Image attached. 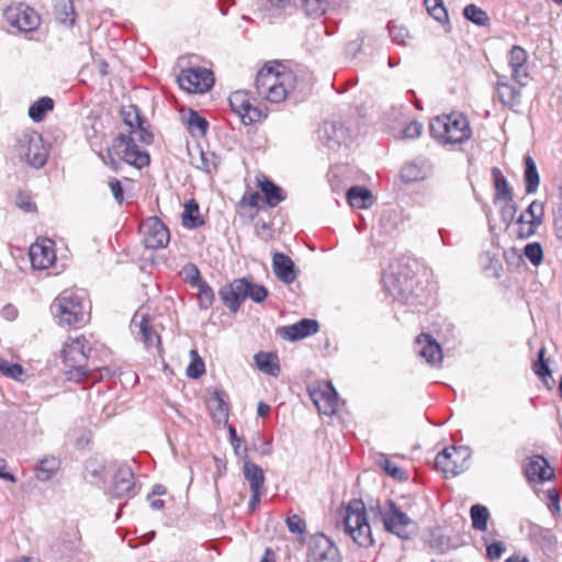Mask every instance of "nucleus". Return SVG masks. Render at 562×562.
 Wrapping results in <instances>:
<instances>
[{"label": "nucleus", "instance_id": "1", "mask_svg": "<svg viewBox=\"0 0 562 562\" xmlns=\"http://www.w3.org/2000/svg\"><path fill=\"white\" fill-rule=\"evenodd\" d=\"M258 95L271 103H280L292 94H305L306 83L282 65L263 67L256 77Z\"/></svg>", "mask_w": 562, "mask_h": 562}, {"label": "nucleus", "instance_id": "2", "mask_svg": "<svg viewBox=\"0 0 562 562\" xmlns=\"http://www.w3.org/2000/svg\"><path fill=\"white\" fill-rule=\"evenodd\" d=\"M382 283L389 295L396 301L414 308L425 304L424 296L415 290L417 282L414 270L404 259L390 263L383 273Z\"/></svg>", "mask_w": 562, "mask_h": 562}, {"label": "nucleus", "instance_id": "3", "mask_svg": "<svg viewBox=\"0 0 562 562\" xmlns=\"http://www.w3.org/2000/svg\"><path fill=\"white\" fill-rule=\"evenodd\" d=\"M89 303L82 291L65 290L52 303L50 310L60 325H82L88 321Z\"/></svg>", "mask_w": 562, "mask_h": 562}, {"label": "nucleus", "instance_id": "4", "mask_svg": "<svg viewBox=\"0 0 562 562\" xmlns=\"http://www.w3.org/2000/svg\"><path fill=\"white\" fill-rule=\"evenodd\" d=\"M429 128L432 137L443 145L462 144L472 135L468 117L458 112L436 116Z\"/></svg>", "mask_w": 562, "mask_h": 562}, {"label": "nucleus", "instance_id": "5", "mask_svg": "<svg viewBox=\"0 0 562 562\" xmlns=\"http://www.w3.org/2000/svg\"><path fill=\"white\" fill-rule=\"evenodd\" d=\"M91 349L92 344L85 335L69 337L66 340L61 353L68 380L80 381L88 375L87 366Z\"/></svg>", "mask_w": 562, "mask_h": 562}, {"label": "nucleus", "instance_id": "6", "mask_svg": "<svg viewBox=\"0 0 562 562\" xmlns=\"http://www.w3.org/2000/svg\"><path fill=\"white\" fill-rule=\"evenodd\" d=\"M344 531L355 543L362 548L374 544L371 526L368 522L366 506L362 501H351L345 510Z\"/></svg>", "mask_w": 562, "mask_h": 562}, {"label": "nucleus", "instance_id": "7", "mask_svg": "<svg viewBox=\"0 0 562 562\" xmlns=\"http://www.w3.org/2000/svg\"><path fill=\"white\" fill-rule=\"evenodd\" d=\"M370 512L374 521H380L383 529L401 539L409 538L408 528L413 520L404 513L393 499H386L383 504L371 506Z\"/></svg>", "mask_w": 562, "mask_h": 562}, {"label": "nucleus", "instance_id": "8", "mask_svg": "<svg viewBox=\"0 0 562 562\" xmlns=\"http://www.w3.org/2000/svg\"><path fill=\"white\" fill-rule=\"evenodd\" d=\"M14 148L18 157L33 168H42L48 159V146L35 131L29 130L18 134Z\"/></svg>", "mask_w": 562, "mask_h": 562}, {"label": "nucleus", "instance_id": "9", "mask_svg": "<svg viewBox=\"0 0 562 562\" xmlns=\"http://www.w3.org/2000/svg\"><path fill=\"white\" fill-rule=\"evenodd\" d=\"M113 155L137 168H143L149 164V155L138 148L133 136L123 133L115 137L112 149H108L112 166L115 165Z\"/></svg>", "mask_w": 562, "mask_h": 562}, {"label": "nucleus", "instance_id": "10", "mask_svg": "<svg viewBox=\"0 0 562 562\" xmlns=\"http://www.w3.org/2000/svg\"><path fill=\"white\" fill-rule=\"evenodd\" d=\"M470 451L464 447L445 448L436 456L435 468L443 473L446 477L456 476L468 469Z\"/></svg>", "mask_w": 562, "mask_h": 562}, {"label": "nucleus", "instance_id": "11", "mask_svg": "<svg viewBox=\"0 0 562 562\" xmlns=\"http://www.w3.org/2000/svg\"><path fill=\"white\" fill-rule=\"evenodd\" d=\"M178 83L181 89L189 93H203L213 87L214 76L206 68L191 67L180 72Z\"/></svg>", "mask_w": 562, "mask_h": 562}, {"label": "nucleus", "instance_id": "12", "mask_svg": "<svg viewBox=\"0 0 562 562\" xmlns=\"http://www.w3.org/2000/svg\"><path fill=\"white\" fill-rule=\"evenodd\" d=\"M307 562H341L340 553L324 533L313 535L307 542Z\"/></svg>", "mask_w": 562, "mask_h": 562}, {"label": "nucleus", "instance_id": "13", "mask_svg": "<svg viewBox=\"0 0 562 562\" xmlns=\"http://www.w3.org/2000/svg\"><path fill=\"white\" fill-rule=\"evenodd\" d=\"M131 328L147 350L155 348L160 351V336L157 331L155 319L151 316L142 312L135 313L131 322Z\"/></svg>", "mask_w": 562, "mask_h": 562}, {"label": "nucleus", "instance_id": "14", "mask_svg": "<svg viewBox=\"0 0 562 562\" xmlns=\"http://www.w3.org/2000/svg\"><path fill=\"white\" fill-rule=\"evenodd\" d=\"M143 241L146 248L161 249L167 247L170 233L167 226L156 216L149 217L140 224Z\"/></svg>", "mask_w": 562, "mask_h": 562}, {"label": "nucleus", "instance_id": "15", "mask_svg": "<svg viewBox=\"0 0 562 562\" xmlns=\"http://www.w3.org/2000/svg\"><path fill=\"white\" fill-rule=\"evenodd\" d=\"M232 111L236 113L245 125L259 122L267 116L260 109L254 106L247 91L238 90L233 92L229 98Z\"/></svg>", "mask_w": 562, "mask_h": 562}, {"label": "nucleus", "instance_id": "16", "mask_svg": "<svg viewBox=\"0 0 562 562\" xmlns=\"http://www.w3.org/2000/svg\"><path fill=\"white\" fill-rule=\"evenodd\" d=\"M4 16L11 26L16 27L21 32L35 31L41 23L40 15L34 9L22 3L9 7L4 12Z\"/></svg>", "mask_w": 562, "mask_h": 562}, {"label": "nucleus", "instance_id": "17", "mask_svg": "<svg viewBox=\"0 0 562 562\" xmlns=\"http://www.w3.org/2000/svg\"><path fill=\"white\" fill-rule=\"evenodd\" d=\"M310 397L321 414L331 416L339 407V397L333 384L327 382L310 389Z\"/></svg>", "mask_w": 562, "mask_h": 562}, {"label": "nucleus", "instance_id": "18", "mask_svg": "<svg viewBox=\"0 0 562 562\" xmlns=\"http://www.w3.org/2000/svg\"><path fill=\"white\" fill-rule=\"evenodd\" d=\"M318 138L329 149L339 148L350 142L349 130L340 122L325 121L318 128Z\"/></svg>", "mask_w": 562, "mask_h": 562}, {"label": "nucleus", "instance_id": "19", "mask_svg": "<svg viewBox=\"0 0 562 562\" xmlns=\"http://www.w3.org/2000/svg\"><path fill=\"white\" fill-rule=\"evenodd\" d=\"M507 58L512 70V79L519 87L527 86L529 80L527 50L519 45H514L508 52Z\"/></svg>", "mask_w": 562, "mask_h": 562}, {"label": "nucleus", "instance_id": "20", "mask_svg": "<svg viewBox=\"0 0 562 562\" xmlns=\"http://www.w3.org/2000/svg\"><path fill=\"white\" fill-rule=\"evenodd\" d=\"M30 259L35 269L49 268L56 260L53 240L46 238L34 243L30 247Z\"/></svg>", "mask_w": 562, "mask_h": 562}, {"label": "nucleus", "instance_id": "21", "mask_svg": "<svg viewBox=\"0 0 562 562\" xmlns=\"http://www.w3.org/2000/svg\"><path fill=\"white\" fill-rule=\"evenodd\" d=\"M524 473L530 483H543L554 476L548 461L541 456L530 457L524 464Z\"/></svg>", "mask_w": 562, "mask_h": 562}, {"label": "nucleus", "instance_id": "22", "mask_svg": "<svg viewBox=\"0 0 562 562\" xmlns=\"http://www.w3.org/2000/svg\"><path fill=\"white\" fill-rule=\"evenodd\" d=\"M134 486L135 482L132 469L126 464H121L113 476V482L109 487V494L116 498L130 496L133 494Z\"/></svg>", "mask_w": 562, "mask_h": 562}, {"label": "nucleus", "instance_id": "23", "mask_svg": "<svg viewBox=\"0 0 562 562\" xmlns=\"http://www.w3.org/2000/svg\"><path fill=\"white\" fill-rule=\"evenodd\" d=\"M496 92L503 105L510 110H515L521 103V90L510 83L505 75H496Z\"/></svg>", "mask_w": 562, "mask_h": 562}, {"label": "nucleus", "instance_id": "24", "mask_svg": "<svg viewBox=\"0 0 562 562\" xmlns=\"http://www.w3.org/2000/svg\"><path fill=\"white\" fill-rule=\"evenodd\" d=\"M415 351L431 366H435L442 360V350L440 345L428 334H420L416 338Z\"/></svg>", "mask_w": 562, "mask_h": 562}, {"label": "nucleus", "instance_id": "25", "mask_svg": "<svg viewBox=\"0 0 562 562\" xmlns=\"http://www.w3.org/2000/svg\"><path fill=\"white\" fill-rule=\"evenodd\" d=\"M243 285V279H236L232 283L222 286L218 291L221 301L232 313H236L246 300Z\"/></svg>", "mask_w": 562, "mask_h": 562}, {"label": "nucleus", "instance_id": "26", "mask_svg": "<svg viewBox=\"0 0 562 562\" xmlns=\"http://www.w3.org/2000/svg\"><path fill=\"white\" fill-rule=\"evenodd\" d=\"M272 270L277 279L285 284L293 283L297 278L294 261L289 256L279 251L273 254Z\"/></svg>", "mask_w": 562, "mask_h": 562}, {"label": "nucleus", "instance_id": "27", "mask_svg": "<svg viewBox=\"0 0 562 562\" xmlns=\"http://www.w3.org/2000/svg\"><path fill=\"white\" fill-rule=\"evenodd\" d=\"M318 329L319 325L317 321L303 318L295 324L281 327L279 331L283 338L294 341L316 334Z\"/></svg>", "mask_w": 562, "mask_h": 562}, {"label": "nucleus", "instance_id": "28", "mask_svg": "<svg viewBox=\"0 0 562 562\" xmlns=\"http://www.w3.org/2000/svg\"><path fill=\"white\" fill-rule=\"evenodd\" d=\"M190 164L206 173H212L216 170L220 159L209 150H204L201 146L195 145L189 148Z\"/></svg>", "mask_w": 562, "mask_h": 562}, {"label": "nucleus", "instance_id": "29", "mask_svg": "<svg viewBox=\"0 0 562 562\" xmlns=\"http://www.w3.org/2000/svg\"><path fill=\"white\" fill-rule=\"evenodd\" d=\"M431 172V167L426 160H414L405 164L401 170V177L405 182H415L426 179Z\"/></svg>", "mask_w": 562, "mask_h": 562}, {"label": "nucleus", "instance_id": "30", "mask_svg": "<svg viewBox=\"0 0 562 562\" xmlns=\"http://www.w3.org/2000/svg\"><path fill=\"white\" fill-rule=\"evenodd\" d=\"M243 473L249 483L250 492L262 491L265 483L263 470L250 461L248 458L244 461Z\"/></svg>", "mask_w": 562, "mask_h": 562}, {"label": "nucleus", "instance_id": "31", "mask_svg": "<svg viewBox=\"0 0 562 562\" xmlns=\"http://www.w3.org/2000/svg\"><path fill=\"white\" fill-rule=\"evenodd\" d=\"M347 200L352 207L368 209L373 204L371 191L364 187L355 186L347 191Z\"/></svg>", "mask_w": 562, "mask_h": 562}, {"label": "nucleus", "instance_id": "32", "mask_svg": "<svg viewBox=\"0 0 562 562\" xmlns=\"http://www.w3.org/2000/svg\"><path fill=\"white\" fill-rule=\"evenodd\" d=\"M255 361L260 371L271 376L280 373L279 359L276 353L260 351L255 356Z\"/></svg>", "mask_w": 562, "mask_h": 562}, {"label": "nucleus", "instance_id": "33", "mask_svg": "<svg viewBox=\"0 0 562 562\" xmlns=\"http://www.w3.org/2000/svg\"><path fill=\"white\" fill-rule=\"evenodd\" d=\"M525 189L528 194L535 193L540 183L537 166L530 156H525Z\"/></svg>", "mask_w": 562, "mask_h": 562}, {"label": "nucleus", "instance_id": "34", "mask_svg": "<svg viewBox=\"0 0 562 562\" xmlns=\"http://www.w3.org/2000/svg\"><path fill=\"white\" fill-rule=\"evenodd\" d=\"M59 468L60 461L57 458L46 457L38 462L35 469L36 477L43 482L48 481L57 473Z\"/></svg>", "mask_w": 562, "mask_h": 562}, {"label": "nucleus", "instance_id": "35", "mask_svg": "<svg viewBox=\"0 0 562 562\" xmlns=\"http://www.w3.org/2000/svg\"><path fill=\"white\" fill-rule=\"evenodd\" d=\"M290 5V0H259L258 9L262 12L263 18L270 22L273 18L281 15L282 11Z\"/></svg>", "mask_w": 562, "mask_h": 562}, {"label": "nucleus", "instance_id": "36", "mask_svg": "<svg viewBox=\"0 0 562 562\" xmlns=\"http://www.w3.org/2000/svg\"><path fill=\"white\" fill-rule=\"evenodd\" d=\"M259 187L265 194L267 204L271 207L277 206L285 199L282 189L268 179L259 181Z\"/></svg>", "mask_w": 562, "mask_h": 562}, {"label": "nucleus", "instance_id": "37", "mask_svg": "<svg viewBox=\"0 0 562 562\" xmlns=\"http://www.w3.org/2000/svg\"><path fill=\"white\" fill-rule=\"evenodd\" d=\"M182 223L188 228H198L203 225L199 205L194 200H190L186 203L184 211L182 213Z\"/></svg>", "mask_w": 562, "mask_h": 562}, {"label": "nucleus", "instance_id": "38", "mask_svg": "<svg viewBox=\"0 0 562 562\" xmlns=\"http://www.w3.org/2000/svg\"><path fill=\"white\" fill-rule=\"evenodd\" d=\"M55 14L63 24L74 25L75 7L72 0H55Z\"/></svg>", "mask_w": 562, "mask_h": 562}, {"label": "nucleus", "instance_id": "39", "mask_svg": "<svg viewBox=\"0 0 562 562\" xmlns=\"http://www.w3.org/2000/svg\"><path fill=\"white\" fill-rule=\"evenodd\" d=\"M54 109V101L49 97H42L29 108V116L34 122H41L45 114Z\"/></svg>", "mask_w": 562, "mask_h": 562}, {"label": "nucleus", "instance_id": "40", "mask_svg": "<svg viewBox=\"0 0 562 562\" xmlns=\"http://www.w3.org/2000/svg\"><path fill=\"white\" fill-rule=\"evenodd\" d=\"M243 279V290L245 292V299H250L256 303H260L266 300L268 296V290L260 284L254 283L251 280L241 278Z\"/></svg>", "mask_w": 562, "mask_h": 562}, {"label": "nucleus", "instance_id": "41", "mask_svg": "<svg viewBox=\"0 0 562 562\" xmlns=\"http://www.w3.org/2000/svg\"><path fill=\"white\" fill-rule=\"evenodd\" d=\"M494 182H495V200L512 201L513 193L508 186L506 178L501 173L498 168L493 169Z\"/></svg>", "mask_w": 562, "mask_h": 562}, {"label": "nucleus", "instance_id": "42", "mask_svg": "<svg viewBox=\"0 0 562 562\" xmlns=\"http://www.w3.org/2000/svg\"><path fill=\"white\" fill-rule=\"evenodd\" d=\"M472 527L480 531L487 529V520L490 518L488 509L480 504H475L470 509Z\"/></svg>", "mask_w": 562, "mask_h": 562}, {"label": "nucleus", "instance_id": "43", "mask_svg": "<svg viewBox=\"0 0 562 562\" xmlns=\"http://www.w3.org/2000/svg\"><path fill=\"white\" fill-rule=\"evenodd\" d=\"M427 12L441 24L448 23V11L442 0H424Z\"/></svg>", "mask_w": 562, "mask_h": 562}, {"label": "nucleus", "instance_id": "44", "mask_svg": "<svg viewBox=\"0 0 562 562\" xmlns=\"http://www.w3.org/2000/svg\"><path fill=\"white\" fill-rule=\"evenodd\" d=\"M186 122L189 131L192 134H199L201 136L205 135L209 123L196 111L190 110L188 116L186 117Z\"/></svg>", "mask_w": 562, "mask_h": 562}, {"label": "nucleus", "instance_id": "45", "mask_svg": "<svg viewBox=\"0 0 562 562\" xmlns=\"http://www.w3.org/2000/svg\"><path fill=\"white\" fill-rule=\"evenodd\" d=\"M463 15L479 26H485L490 22L487 13L475 4L465 5Z\"/></svg>", "mask_w": 562, "mask_h": 562}, {"label": "nucleus", "instance_id": "46", "mask_svg": "<svg viewBox=\"0 0 562 562\" xmlns=\"http://www.w3.org/2000/svg\"><path fill=\"white\" fill-rule=\"evenodd\" d=\"M134 119L137 126L134 130H130V134L127 135L133 136L135 143L139 142L145 145L150 144L153 142V134L144 127L145 122L139 117L138 113L134 114Z\"/></svg>", "mask_w": 562, "mask_h": 562}, {"label": "nucleus", "instance_id": "47", "mask_svg": "<svg viewBox=\"0 0 562 562\" xmlns=\"http://www.w3.org/2000/svg\"><path fill=\"white\" fill-rule=\"evenodd\" d=\"M328 0H304L303 8L305 13L312 18H319L328 10Z\"/></svg>", "mask_w": 562, "mask_h": 562}, {"label": "nucleus", "instance_id": "48", "mask_svg": "<svg viewBox=\"0 0 562 562\" xmlns=\"http://www.w3.org/2000/svg\"><path fill=\"white\" fill-rule=\"evenodd\" d=\"M190 358L191 361L187 368V375L198 379L205 372L204 362L195 349L190 350Z\"/></svg>", "mask_w": 562, "mask_h": 562}, {"label": "nucleus", "instance_id": "49", "mask_svg": "<svg viewBox=\"0 0 562 562\" xmlns=\"http://www.w3.org/2000/svg\"><path fill=\"white\" fill-rule=\"evenodd\" d=\"M180 277L184 282L189 283L193 288H196L204 282L201 279L200 270L193 263L186 265L180 271Z\"/></svg>", "mask_w": 562, "mask_h": 562}, {"label": "nucleus", "instance_id": "50", "mask_svg": "<svg viewBox=\"0 0 562 562\" xmlns=\"http://www.w3.org/2000/svg\"><path fill=\"white\" fill-rule=\"evenodd\" d=\"M379 464L390 476H392L396 480H400V481L407 480L406 472L403 469H401L400 467H397L390 459H387L386 456H381V458L379 460Z\"/></svg>", "mask_w": 562, "mask_h": 562}, {"label": "nucleus", "instance_id": "51", "mask_svg": "<svg viewBox=\"0 0 562 562\" xmlns=\"http://www.w3.org/2000/svg\"><path fill=\"white\" fill-rule=\"evenodd\" d=\"M525 257L535 266L538 267L543 260V249L540 243H529L524 248Z\"/></svg>", "mask_w": 562, "mask_h": 562}, {"label": "nucleus", "instance_id": "52", "mask_svg": "<svg viewBox=\"0 0 562 562\" xmlns=\"http://www.w3.org/2000/svg\"><path fill=\"white\" fill-rule=\"evenodd\" d=\"M387 27L393 43L402 46L408 45V40L411 38V36L405 26L389 23Z\"/></svg>", "mask_w": 562, "mask_h": 562}, {"label": "nucleus", "instance_id": "53", "mask_svg": "<svg viewBox=\"0 0 562 562\" xmlns=\"http://www.w3.org/2000/svg\"><path fill=\"white\" fill-rule=\"evenodd\" d=\"M196 289L199 290L198 301L200 308H210L215 299L212 288L204 281L199 286H196Z\"/></svg>", "mask_w": 562, "mask_h": 562}, {"label": "nucleus", "instance_id": "54", "mask_svg": "<svg viewBox=\"0 0 562 562\" xmlns=\"http://www.w3.org/2000/svg\"><path fill=\"white\" fill-rule=\"evenodd\" d=\"M525 213L530 217L528 222L533 223V225L540 226L543 223L544 206L542 202H539L538 200L532 201Z\"/></svg>", "mask_w": 562, "mask_h": 562}, {"label": "nucleus", "instance_id": "55", "mask_svg": "<svg viewBox=\"0 0 562 562\" xmlns=\"http://www.w3.org/2000/svg\"><path fill=\"white\" fill-rule=\"evenodd\" d=\"M544 353L546 349L543 347L540 348L538 351V360L533 362L532 370L544 383H547V379L551 378V370L544 360Z\"/></svg>", "mask_w": 562, "mask_h": 562}, {"label": "nucleus", "instance_id": "56", "mask_svg": "<svg viewBox=\"0 0 562 562\" xmlns=\"http://www.w3.org/2000/svg\"><path fill=\"white\" fill-rule=\"evenodd\" d=\"M104 465L95 460H90L86 464L87 476L91 477L92 483L103 481Z\"/></svg>", "mask_w": 562, "mask_h": 562}, {"label": "nucleus", "instance_id": "57", "mask_svg": "<svg viewBox=\"0 0 562 562\" xmlns=\"http://www.w3.org/2000/svg\"><path fill=\"white\" fill-rule=\"evenodd\" d=\"M286 526L290 532L295 535H303L306 529V524L299 515H292L286 519Z\"/></svg>", "mask_w": 562, "mask_h": 562}, {"label": "nucleus", "instance_id": "58", "mask_svg": "<svg viewBox=\"0 0 562 562\" xmlns=\"http://www.w3.org/2000/svg\"><path fill=\"white\" fill-rule=\"evenodd\" d=\"M231 441L234 447L235 453L238 457H243L247 459V447L241 446V439L237 437L236 430L234 427H229Z\"/></svg>", "mask_w": 562, "mask_h": 562}, {"label": "nucleus", "instance_id": "59", "mask_svg": "<svg viewBox=\"0 0 562 562\" xmlns=\"http://www.w3.org/2000/svg\"><path fill=\"white\" fill-rule=\"evenodd\" d=\"M423 124L417 121L409 122L403 130V135L406 138H416L422 135Z\"/></svg>", "mask_w": 562, "mask_h": 562}, {"label": "nucleus", "instance_id": "60", "mask_svg": "<svg viewBox=\"0 0 562 562\" xmlns=\"http://www.w3.org/2000/svg\"><path fill=\"white\" fill-rule=\"evenodd\" d=\"M486 552L491 560H498L505 552V546L501 541L493 542L486 546Z\"/></svg>", "mask_w": 562, "mask_h": 562}, {"label": "nucleus", "instance_id": "61", "mask_svg": "<svg viewBox=\"0 0 562 562\" xmlns=\"http://www.w3.org/2000/svg\"><path fill=\"white\" fill-rule=\"evenodd\" d=\"M506 204L501 211V216L503 222L510 223L513 222L515 214H516V204L512 201H505Z\"/></svg>", "mask_w": 562, "mask_h": 562}, {"label": "nucleus", "instance_id": "62", "mask_svg": "<svg viewBox=\"0 0 562 562\" xmlns=\"http://www.w3.org/2000/svg\"><path fill=\"white\" fill-rule=\"evenodd\" d=\"M109 187L111 189V192H112L114 199L119 203H122V201H123V188H122L121 182L117 179H115V178H111L110 181H109Z\"/></svg>", "mask_w": 562, "mask_h": 562}, {"label": "nucleus", "instance_id": "63", "mask_svg": "<svg viewBox=\"0 0 562 562\" xmlns=\"http://www.w3.org/2000/svg\"><path fill=\"white\" fill-rule=\"evenodd\" d=\"M211 403L216 405V409L220 412L221 415L227 414V405L222 398V395L220 392H214L211 396Z\"/></svg>", "mask_w": 562, "mask_h": 562}, {"label": "nucleus", "instance_id": "64", "mask_svg": "<svg viewBox=\"0 0 562 562\" xmlns=\"http://www.w3.org/2000/svg\"><path fill=\"white\" fill-rule=\"evenodd\" d=\"M538 227L539 225H533V223L527 222V225L520 227L518 237L522 239L529 238L536 234Z\"/></svg>", "mask_w": 562, "mask_h": 562}]
</instances>
